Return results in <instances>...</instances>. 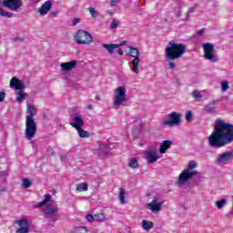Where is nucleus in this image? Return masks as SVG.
I'll use <instances>...</instances> for the list:
<instances>
[{"mask_svg":"<svg viewBox=\"0 0 233 233\" xmlns=\"http://www.w3.org/2000/svg\"><path fill=\"white\" fill-rule=\"evenodd\" d=\"M209 147L213 148H221L232 143L233 141V125L223 121L222 119H217L214 130L208 137Z\"/></svg>","mask_w":233,"mask_h":233,"instance_id":"obj_1","label":"nucleus"},{"mask_svg":"<svg viewBox=\"0 0 233 233\" xmlns=\"http://www.w3.org/2000/svg\"><path fill=\"white\" fill-rule=\"evenodd\" d=\"M28 110L30 115L25 117V137L30 141L35 137V132H37V123L34 119L37 115V109L34 105H29Z\"/></svg>","mask_w":233,"mask_h":233,"instance_id":"obj_2","label":"nucleus"},{"mask_svg":"<svg viewBox=\"0 0 233 233\" xmlns=\"http://www.w3.org/2000/svg\"><path fill=\"white\" fill-rule=\"evenodd\" d=\"M187 52V46L183 43L170 41L165 49V57L167 61H176L183 57V54Z\"/></svg>","mask_w":233,"mask_h":233,"instance_id":"obj_3","label":"nucleus"},{"mask_svg":"<svg viewBox=\"0 0 233 233\" xmlns=\"http://www.w3.org/2000/svg\"><path fill=\"white\" fill-rule=\"evenodd\" d=\"M196 167H198V163H196V161H189L187 164V168L184 169L179 175L177 183L179 185H184V183H187L188 179H191V177H194V176H198V171L194 170Z\"/></svg>","mask_w":233,"mask_h":233,"instance_id":"obj_4","label":"nucleus"},{"mask_svg":"<svg viewBox=\"0 0 233 233\" xmlns=\"http://www.w3.org/2000/svg\"><path fill=\"white\" fill-rule=\"evenodd\" d=\"M74 41L76 45H92L94 43V37H92V35L88 31L79 29L74 35Z\"/></svg>","mask_w":233,"mask_h":233,"instance_id":"obj_5","label":"nucleus"},{"mask_svg":"<svg viewBox=\"0 0 233 233\" xmlns=\"http://www.w3.org/2000/svg\"><path fill=\"white\" fill-rule=\"evenodd\" d=\"M0 6L7 8L11 12H21L23 8V0H0Z\"/></svg>","mask_w":233,"mask_h":233,"instance_id":"obj_6","label":"nucleus"},{"mask_svg":"<svg viewBox=\"0 0 233 233\" xmlns=\"http://www.w3.org/2000/svg\"><path fill=\"white\" fill-rule=\"evenodd\" d=\"M202 46L205 59L210 61L211 63H218L219 61L218 55L214 54V44L204 43Z\"/></svg>","mask_w":233,"mask_h":233,"instance_id":"obj_7","label":"nucleus"},{"mask_svg":"<svg viewBox=\"0 0 233 233\" xmlns=\"http://www.w3.org/2000/svg\"><path fill=\"white\" fill-rule=\"evenodd\" d=\"M181 113L173 111L167 115V119L162 122L164 127H179L181 125Z\"/></svg>","mask_w":233,"mask_h":233,"instance_id":"obj_8","label":"nucleus"},{"mask_svg":"<svg viewBox=\"0 0 233 233\" xmlns=\"http://www.w3.org/2000/svg\"><path fill=\"white\" fill-rule=\"evenodd\" d=\"M129 53L128 56L129 57H133L132 60V65H133V72L135 74H139V63H140V59H139V49H137V47H132L129 46Z\"/></svg>","mask_w":233,"mask_h":233,"instance_id":"obj_9","label":"nucleus"},{"mask_svg":"<svg viewBox=\"0 0 233 233\" xmlns=\"http://www.w3.org/2000/svg\"><path fill=\"white\" fill-rule=\"evenodd\" d=\"M124 101H127V90L124 86H118L115 90V101L113 102V105H115V106H119Z\"/></svg>","mask_w":233,"mask_h":233,"instance_id":"obj_10","label":"nucleus"},{"mask_svg":"<svg viewBox=\"0 0 233 233\" xmlns=\"http://www.w3.org/2000/svg\"><path fill=\"white\" fill-rule=\"evenodd\" d=\"M233 161V151H227L221 155H218L217 158V163L218 165H228Z\"/></svg>","mask_w":233,"mask_h":233,"instance_id":"obj_11","label":"nucleus"},{"mask_svg":"<svg viewBox=\"0 0 233 233\" xmlns=\"http://www.w3.org/2000/svg\"><path fill=\"white\" fill-rule=\"evenodd\" d=\"M15 225H18L19 228L16 229V233H29L30 225L28 224V219L20 218L19 220L15 221Z\"/></svg>","mask_w":233,"mask_h":233,"instance_id":"obj_12","label":"nucleus"},{"mask_svg":"<svg viewBox=\"0 0 233 233\" xmlns=\"http://www.w3.org/2000/svg\"><path fill=\"white\" fill-rule=\"evenodd\" d=\"M70 127L77 130L78 128H83L85 127V120L83 117L77 114L73 116V121L70 122Z\"/></svg>","mask_w":233,"mask_h":233,"instance_id":"obj_13","label":"nucleus"},{"mask_svg":"<svg viewBox=\"0 0 233 233\" xmlns=\"http://www.w3.org/2000/svg\"><path fill=\"white\" fill-rule=\"evenodd\" d=\"M10 86L14 88V90H18V92L19 90H25V88H26L25 84L15 76L10 80Z\"/></svg>","mask_w":233,"mask_h":233,"instance_id":"obj_14","label":"nucleus"},{"mask_svg":"<svg viewBox=\"0 0 233 233\" xmlns=\"http://www.w3.org/2000/svg\"><path fill=\"white\" fill-rule=\"evenodd\" d=\"M52 10V1H46L38 9L40 15H46Z\"/></svg>","mask_w":233,"mask_h":233,"instance_id":"obj_15","label":"nucleus"},{"mask_svg":"<svg viewBox=\"0 0 233 233\" xmlns=\"http://www.w3.org/2000/svg\"><path fill=\"white\" fill-rule=\"evenodd\" d=\"M145 157L147 159L148 163H156L159 157L157 156V152L154 149H150L145 153Z\"/></svg>","mask_w":233,"mask_h":233,"instance_id":"obj_16","label":"nucleus"},{"mask_svg":"<svg viewBox=\"0 0 233 233\" xmlns=\"http://www.w3.org/2000/svg\"><path fill=\"white\" fill-rule=\"evenodd\" d=\"M161 207H163V202H157V199H153L151 203L147 204V208L154 213L159 212V210H161Z\"/></svg>","mask_w":233,"mask_h":233,"instance_id":"obj_17","label":"nucleus"},{"mask_svg":"<svg viewBox=\"0 0 233 233\" xmlns=\"http://www.w3.org/2000/svg\"><path fill=\"white\" fill-rule=\"evenodd\" d=\"M59 212V208L54 206H47L43 209L44 216H54V214H57Z\"/></svg>","mask_w":233,"mask_h":233,"instance_id":"obj_18","label":"nucleus"},{"mask_svg":"<svg viewBox=\"0 0 233 233\" xmlns=\"http://www.w3.org/2000/svg\"><path fill=\"white\" fill-rule=\"evenodd\" d=\"M170 147H172V141H170V140H164L161 143V145H160L158 152L160 154H165V152H167L168 150V148H170Z\"/></svg>","mask_w":233,"mask_h":233,"instance_id":"obj_19","label":"nucleus"},{"mask_svg":"<svg viewBox=\"0 0 233 233\" xmlns=\"http://www.w3.org/2000/svg\"><path fill=\"white\" fill-rule=\"evenodd\" d=\"M76 65H77V61L72 60L70 62L62 63L61 68H62V70L66 72L68 70H72V68H75Z\"/></svg>","mask_w":233,"mask_h":233,"instance_id":"obj_20","label":"nucleus"},{"mask_svg":"<svg viewBox=\"0 0 233 233\" xmlns=\"http://www.w3.org/2000/svg\"><path fill=\"white\" fill-rule=\"evenodd\" d=\"M24 90H19L15 92L16 97V103H23L26 97H28V94L23 92Z\"/></svg>","mask_w":233,"mask_h":233,"instance_id":"obj_21","label":"nucleus"},{"mask_svg":"<svg viewBox=\"0 0 233 233\" xmlns=\"http://www.w3.org/2000/svg\"><path fill=\"white\" fill-rule=\"evenodd\" d=\"M103 48H106L108 54L112 55L114 54V50H116V48H119V46H117V44H104Z\"/></svg>","mask_w":233,"mask_h":233,"instance_id":"obj_22","label":"nucleus"},{"mask_svg":"<svg viewBox=\"0 0 233 233\" xmlns=\"http://www.w3.org/2000/svg\"><path fill=\"white\" fill-rule=\"evenodd\" d=\"M52 199V196L50 195H45V198L43 199V201L41 202H38L36 205H35V208H39L41 207H45V205H46V203H50V200Z\"/></svg>","mask_w":233,"mask_h":233,"instance_id":"obj_23","label":"nucleus"},{"mask_svg":"<svg viewBox=\"0 0 233 233\" xmlns=\"http://www.w3.org/2000/svg\"><path fill=\"white\" fill-rule=\"evenodd\" d=\"M0 17H5L6 19H10L14 17V13L10 11H5L3 7H0Z\"/></svg>","mask_w":233,"mask_h":233,"instance_id":"obj_24","label":"nucleus"},{"mask_svg":"<svg viewBox=\"0 0 233 233\" xmlns=\"http://www.w3.org/2000/svg\"><path fill=\"white\" fill-rule=\"evenodd\" d=\"M71 233H88V228L85 226L75 227Z\"/></svg>","mask_w":233,"mask_h":233,"instance_id":"obj_25","label":"nucleus"},{"mask_svg":"<svg viewBox=\"0 0 233 233\" xmlns=\"http://www.w3.org/2000/svg\"><path fill=\"white\" fill-rule=\"evenodd\" d=\"M76 132H77L79 137H82V138L90 137V133L88 131L83 129V127H78V129H76Z\"/></svg>","mask_w":233,"mask_h":233,"instance_id":"obj_26","label":"nucleus"},{"mask_svg":"<svg viewBox=\"0 0 233 233\" xmlns=\"http://www.w3.org/2000/svg\"><path fill=\"white\" fill-rule=\"evenodd\" d=\"M142 228L144 230H150L151 228H154V222L152 221H147V220H142Z\"/></svg>","mask_w":233,"mask_h":233,"instance_id":"obj_27","label":"nucleus"},{"mask_svg":"<svg viewBox=\"0 0 233 233\" xmlns=\"http://www.w3.org/2000/svg\"><path fill=\"white\" fill-rule=\"evenodd\" d=\"M192 96L195 101H203V95L198 90L192 91Z\"/></svg>","mask_w":233,"mask_h":233,"instance_id":"obj_28","label":"nucleus"},{"mask_svg":"<svg viewBox=\"0 0 233 233\" xmlns=\"http://www.w3.org/2000/svg\"><path fill=\"white\" fill-rule=\"evenodd\" d=\"M118 199L121 205H125L127 203V200L125 199V189L120 188L118 192Z\"/></svg>","mask_w":233,"mask_h":233,"instance_id":"obj_29","label":"nucleus"},{"mask_svg":"<svg viewBox=\"0 0 233 233\" xmlns=\"http://www.w3.org/2000/svg\"><path fill=\"white\" fill-rule=\"evenodd\" d=\"M76 190L78 192H86V190H88V184L86 183L78 184L76 187Z\"/></svg>","mask_w":233,"mask_h":233,"instance_id":"obj_30","label":"nucleus"},{"mask_svg":"<svg viewBox=\"0 0 233 233\" xmlns=\"http://www.w3.org/2000/svg\"><path fill=\"white\" fill-rule=\"evenodd\" d=\"M95 218V221H105L106 218L105 215L103 213H96L94 215Z\"/></svg>","mask_w":233,"mask_h":233,"instance_id":"obj_31","label":"nucleus"},{"mask_svg":"<svg viewBox=\"0 0 233 233\" xmlns=\"http://www.w3.org/2000/svg\"><path fill=\"white\" fill-rule=\"evenodd\" d=\"M87 10L91 14V15L94 19L98 17L99 13L97 11H96V9L94 7H89V8H87Z\"/></svg>","mask_w":233,"mask_h":233,"instance_id":"obj_32","label":"nucleus"},{"mask_svg":"<svg viewBox=\"0 0 233 233\" xmlns=\"http://www.w3.org/2000/svg\"><path fill=\"white\" fill-rule=\"evenodd\" d=\"M23 187L24 188H30L32 187V182L28 178H23Z\"/></svg>","mask_w":233,"mask_h":233,"instance_id":"obj_33","label":"nucleus"},{"mask_svg":"<svg viewBox=\"0 0 233 233\" xmlns=\"http://www.w3.org/2000/svg\"><path fill=\"white\" fill-rule=\"evenodd\" d=\"M128 165L131 168H137V158H131Z\"/></svg>","mask_w":233,"mask_h":233,"instance_id":"obj_34","label":"nucleus"},{"mask_svg":"<svg viewBox=\"0 0 233 233\" xmlns=\"http://www.w3.org/2000/svg\"><path fill=\"white\" fill-rule=\"evenodd\" d=\"M173 61L174 60L167 61L168 64L166 66L167 70H174V68H176V64Z\"/></svg>","mask_w":233,"mask_h":233,"instance_id":"obj_35","label":"nucleus"},{"mask_svg":"<svg viewBox=\"0 0 233 233\" xmlns=\"http://www.w3.org/2000/svg\"><path fill=\"white\" fill-rule=\"evenodd\" d=\"M192 119H193L192 111H187L186 112V121L190 123V121H192Z\"/></svg>","mask_w":233,"mask_h":233,"instance_id":"obj_36","label":"nucleus"},{"mask_svg":"<svg viewBox=\"0 0 233 233\" xmlns=\"http://www.w3.org/2000/svg\"><path fill=\"white\" fill-rule=\"evenodd\" d=\"M221 90L222 92H227V90H228V82L227 81L222 82Z\"/></svg>","mask_w":233,"mask_h":233,"instance_id":"obj_37","label":"nucleus"},{"mask_svg":"<svg viewBox=\"0 0 233 233\" xmlns=\"http://www.w3.org/2000/svg\"><path fill=\"white\" fill-rule=\"evenodd\" d=\"M226 203L227 200L225 198H222L221 200L217 201V208H221Z\"/></svg>","mask_w":233,"mask_h":233,"instance_id":"obj_38","label":"nucleus"},{"mask_svg":"<svg viewBox=\"0 0 233 233\" xmlns=\"http://www.w3.org/2000/svg\"><path fill=\"white\" fill-rule=\"evenodd\" d=\"M6 97V93L5 91L0 92V103H3L5 101V98Z\"/></svg>","mask_w":233,"mask_h":233,"instance_id":"obj_39","label":"nucleus"},{"mask_svg":"<svg viewBox=\"0 0 233 233\" xmlns=\"http://www.w3.org/2000/svg\"><path fill=\"white\" fill-rule=\"evenodd\" d=\"M86 219H87V221H88L89 223H92V221H96L94 216H92V215H90V214L86 215Z\"/></svg>","mask_w":233,"mask_h":233,"instance_id":"obj_40","label":"nucleus"},{"mask_svg":"<svg viewBox=\"0 0 233 233\" xmlns=\"http://www.w3.org/2000/svg\"><path fill=\"white\" fill-rule=\"evenodd\" d=\"M81 23V20L79 18H74L72 22V25L76 26V25H79Z\"/></svg>","mask_w":233,"mask_h":233,"instance_id":"obj_41","label":"nucleus"},{"mask_svg":"<svg viewBox=\"0 0 233 233\" xmlns=\"http://www.w3.org/2000/svg\"><path fill=\"white\" fill-rule=\"evenodd\" d=\"M111 28H117V20H113L111 22Z\"/></svg>","mask_w":233,"mask_h":233,"instance_id":"obj_42","label":"nucleus"},{"mask_svg":"<svg viewBox=\"0 0 233 233\" xmlns=\"http://www.w3.org/2000/svg\"><path fill=\"white\" fill-rule=\"evenodd\" d=\"M205 110H207L208 114H210L211 112H214V107H210V106H206Z\"/></svg>","mask_w":233,"mask_h":233,"instance_id":"obj_43","label":"nucleus"},{"mask_svg":"<svg viewBox=\"0 0 233 233\" xmlns=\"http://www.w3.org/2000/svg\"><path fill=\"white\" fill-rule=\"evenodd\" d=\"M203 34H205V29H199L197 31L198 35H203Z\"/></svg>","mask_w":233,"mask_h":233,"instance_id":"obj_44","label":"nucleus"},{"mask_svg":"<svg viewBox=\"0 0 233 233\" xmlns=\"http://www.w3.org/2000/svg\"><path fill=\"white\" fill-rule=\"evenodd\" d=\"M119 3V0H111V6H116Z\"/></svg>","mask_w":233,"mask_h":233,"instance_id":"obj_45","label":"nucleus"},{"mask_svg":"<svg viewBox=\"0 0 233 233\" xmlns=\"http://www.w3.org/2000/svg\"><path fill=\"white\" fill-rule=\"evenodd\" d=\"M106 15H110V16H112V15H114V12H112V10H106Z\"/></svg>","mask_w":233,"mask_h":233,"instance_id":"obj_46","label":"nucleus"},{"mask_svg":"<svg viewBox=\"0 0 233 233\" xmlns=\"http://www.w3.org/2000/svg\"><path fill=\"white\" fill-rule=\"evenodd\" d=\"M125 45H127V41H123L120 44H116V46H118L119 48L120 46H125Z\"/></svg>","mask_w":233,"mask_h":233,"instance_id":"obj_47","label":"nucleus"},{"mask_svg":"<svg viewBox=\"0 0 233 233\" xmlns=\"http://www.w3.org/2000/svg\"><path fill=\"white\" fill-rule=\"evenodd\" d=\"M52 17H57V11L51 13Z\"/></svg>","mask_w":233,"mask_h":233,"instance_id":"obj_48","label":"nucleus"},{"mask_svg":"<svg viewBox=\"0 0 233 233\" xmlns=\"http://www.w3.org/2000/svg\"><path fill=\"white\" fill-rule=\"evenodd\" d=\"M125 52L121 50V48L118 49V56H124Z\"/></svg>","mask_w":233,"mask_h":233,"instance_id":"obj_49","label":"nucleus"},{"mask_svg":"<svg viewBox=\"0 0 233 233\" xmlns=\"http://www.w3.org/2000/svg\"><path fill=\"white\" fill-rule=\"evenodd\" d=\"M94 108V106H92V105H89L88 106H87V109L88 110H92Z\"/></svg>","mask_w":233,"mask_h":233,"instance_id":"obj_50","label":"nucleus"},{"mask_svg":"<svg viewBox=\"0 0 233 233\" xmlns=\"http://www.w3.org/2000/svg\"><path fill=\"white\" fill-rule=\"evenodd\" d=\"M16 41L17 42H19V41L23 42V41H25V38H16Z\"/></svg>","mask_w":233,"mask_h":233,"instance_id":"obj_51","label":"nucleus"},{"mask_svg":"<svg viewBox=\"0 0 233 233\" xmlns=\"http://www.w3.org/2000/svg\"><path fill=\"white\" fill-rule=\"evenodd\" d=\"M96 101H99V96H96Z\"/></svg>","mask_w":233,"mask_h":233,"instance_id":"obj_52","label":"nucleus"},{"mask_svg":"<svg viewBox=\"0 0 233 233\" xmlns=\"http://www.w3.org/2000/svg\"><path fill=\"white\" fill-rule=\"evenodd\" d=\"M189 12H192V10H189Z\"/></svg>","mask_w":233,"mask_h":233,"instance_id":"obj_53","label":"nucleus"}]
</instances>
